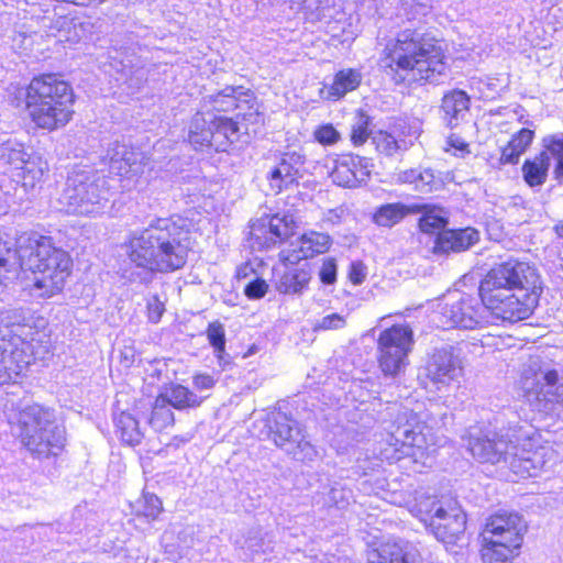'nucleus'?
Listing matches in <instances>:
<instances>
[{
    "mask_svg": "<svg viewBox=\"0 0 563 563\" xmlns=\"http://www.w3.org/2000/svg\"><path fill=\"white\" fill-rule=\"evenodd\" d=\"M543 292L538 269L526 261L509 257L490 266L477 286V302L462 296L445 302L439 312L442 329H474L487 317L503 324H515L529 319Z\"/></svg>",
    "mask_w": 563,
    "mask_h": 563,
    "instance_id": "f257e3e1",
    "label": "nucleus"
},
{
    "mask_svg": "<svg viewBox=\"0 0 563 563\" xmlns=\"http://www.w3.org/2000/svg\"><path fill=\"white\" fill-rule=\"evenodd\" d=\"M212 114L196 111L190 120L188 143L196 151L229 152L250 126H262L264 113L256 93L243 85H229L207 97Z\"/></svg>",
    "mask_w": 563,
    "mask_h": 563,
    "instance_id": "f03ea898",
    "label": "nucleus"
},
{
    "mask_svg": "<svg viewBox=\"0 0 563 563\" xmlns=\"http://www.w3.org/2000/svg\"><path fill=\"white\" fill-rule=\"evenodd\" d=\"M449 60L443 38L408 27L386 41L379 67L394 86L413 88L435 84L445 76Z\"/></svg>",
    "mask_w": 563,
    "mask_h": 563,
    "instance_id": "7ed1b4c3",
    "label": "nucleus"
},
{
    "mask_svg": "<svg viewBox=\"0 0 563 563\" xmlns=\"http://www.w3.org/2000/svg\"><path fill=\"white\" fill-rule=\"evenodd\" d=\"M14 254L30 295L46 300L65 291L75 264L70 253L52 235L23 231L15 238Z\"/></svg>",
    "mask_w": 563,
    "mask_h": 563,
    "instance_id": "20e7f679",
    "label": "nucleus"
},
{
    "mask_svg": "<svg viewBox=\"0 0 563 563\" xmlns=\"http://www.w3.org/2000/svg\"><path fill=\"white\" fill-rule=\"evenodd\" d=\"M195 239L179 217L154 219L147 228L132 233L124 242L131 264L148 273H173L184 268Z\"/></svg>",
    "mask_w": 563,
    "mask_h": 563,
    "instance_id": "39448f33",
    "label": "nucleus"
},
{
    "mask_svg": "<svg viewBox=\"0 0 563 563\" xmlns=\"http://www.w3.org/2000/svg\"><path fill=\"white\" fill-rule=\"evenodd\" d=\"M11 101L35 131L53 133L74 120L77 95L63 73L42 71L18 87Z\"/></svg>",
    "mask_w": 563,
    "mask_h": 563,
    "instance_id": "423d86ee",
    "label": "nucleus"
},
{
    "mask_svg": "<svg viewBox=\"0 0 563 563\" xmlns=\"http://www.w3.org/2000/svg\"><path fill=\"white\" fill-rule=\"evenodd\" d=\"M528 525L514 510L489 514L477 534L478 554L483 563H507L519 556Z\"/></svg>",
    "mask_w": 563,
    "mask_h": 563,
    "instance_id": "0eeeda50",
    "label": "nucleus"
},
{
    "mask_svg": "<svg viewBox=\"0 0 563 563\" xmlns=\"http://www.w3.org/2000/svg\"><path fill=\"white\" fill-rule=\"evenodd\" d=\"M19 438L33 455L41 459L56 457L66 446L65 428L57 426L49 411L41 407L25 412Z\"/></svg>",
    "mask_w": 563,
    "mask_h": 563,
    "instance_id": "6e6552de",
    "label": "nucleus"
},
{
    "mask_svg": "<svg viewBox=\"0 0 563 563\" xmlns=\"http://www.w3.org/2000/svg\"><path fill=\"white\" fill-rule=\"evenodd\" d=\"M395 430L386 439L388 448L384 450L386 457L400 461L410 457L418 463L430 454L433 444L429 427L420 416L413 411L398 416L394 423Z\"/></svg>",
    "mask_w": 563,
    "mask_h": 563,
    "instance_id": "1a4fd4ad",
    "label": "nucleus"
},
{
    "mask_svg": "<svg viewBox=\"0 0 563 563\" xmlns=\"http://www.w3.org/2000/svg\"><path fill=\"white\" fill-rule=\"evenodd\" d=\"M415 345L411 327L395 323L382 330L376 340V362L385 377H396L409 365V354Z\"/></svg>",
    "mask_w": 563,
    "mask_h": 563,
    "instance_id": "9d476101",
    "label": "nucleus"
},
{
    "mask_svg": "<svg viewBox=\"0 0 563 563\" xmlns=\"http://www.w3.org/2000/svg\"><path fill=\"white\" fill-rule=\"evenodd\" d=\"M422 520L430 527L435 538L445 543L454 544L466 529V514L457 498L452 495H441L432 499Z\"/></svg>",
    "mask_w": 563,
    "mask_h": 563,
    "instance_id": "9b49d317",
    "label": "nucleus"
},
{
    "mask_svg": "<svg viewBox=\"0 0 563 563\" xmlns=\"http://www.w3.org/2000/svg\"><path fill=\"white\" fill-rule=\"evenodd\" d=\"M552 159L553 177L559 184H563V134L543 137L541 150L523 161L521 174L525 184L530 188L543 186L548 180Z\"/></svg>",
    "mask_w": 563,
    "mask_h": 563,
    "instance_id": "f8f14e48",
    "label": "nucleus"
},
{
    "mask_svg": "<svg viewBox=\"0 0 563 563\" xmlns=\"http://www.w3.org/2000/svg\"><path fill=\"white\" fill-rule=\"evenodd\" d=\"M373 168L372 158L353 152H341L333 155L329 177L338 187L356 189L371 180Z\"/></svg>",
    "mask_w": 563,
    "mask_h": 563,
    "instance_id": "ddd939ff",
    "label": "nucleus"
},
{
    "mask_svg": "<svg viewBox=\"0 0 563 563\" xmlns=\"http://www.w3.org/2000/svg\"><path fill=\"white\" fill-rule=\"evenodd\" d=\"M419 135L408 119L395 118L386 128L374 132L372 143L379 155L394 157L412 147Z\"/></svg>",
    "mask_w": 563,
    "mask_h": 563,
    "instance_id": "4468645a",
    "label": "nucleus"
},
{
    "mask_svg": "<svg viewBox=\"0 0 563 563\" xmlns=\"http://www.w3.org/2000/svg\"><path fill=\"white\" fill-rule=\"evenodd\" d=\"M297 222L291 214H265L251 228L255 243L262 249H271L287 242L295 235Z\"/></svg>",
    "mask_w": 563,
    "mask_h": 563,
    "instance_id": "2eb2a0df",
    "label": "nucleus"
},
{
    "mask_svg": "<svg viewBox=\"0 0 563 563\" xmlns=\"http://www.w3.org/2000/svg\"><path fill=\"white\" fill-rule=\"evenodd\" d=\"M306 156L296 151L282 153L278 163L267 173L266 180L269 189L279 195L285 190L297 187L302 177Z\"/></svg>",
    "mask_w": 563,
    "mask_h": 563,
    "instance_id": "dca6fc26",
    "label": "nucleus"
},
{
    "mask_svg": "<svg viewBox=\"0 0 563 563\" xmlns=\"http://www.w3.org/2000/svg\"><path fill=\"white\" fill-rule=\"evenodd\" d=\"M13 169L24 190L29 191L40 186L48 174V164L37 153L18 151L15 157H11Z\"/></svg>",
    "mask_w": 563,
    "mask_h": 563,
    "instance_id": "f3484780",
    "label": "nucleus"
},
{
    "mask_svg": "<svg viewBox=\"0 0 563 563\" xmlns=\"http://www.w3.org/2000/svg\"><path fill=\"white\" fill-rule=\"evenodd\" d=\"M536 137V132L529 128H521L515 132L508 142L500 147L498 157L490 156L488 163L493 168H501L506 165H517L520 157L530 148Z\"/></svg>",
    "mask_w": 563,
    "mask_h": 563,
    "instance_id": "a211bd4d",
    "label": "nucleus"
},
{
    "mask_svg": "<svg viewBox=\"0 0 563 563\" xmlns=\"http://www.w3.org/2000/svg\"><path fill=\"white\" fill-rule=\"evenodd\" d=\"M540 449L541 446L529 438L520 446L516 448L509 466L518 478L531 477L542 467L543 456L540 453Z\"/></svg>",
    "mask_w": 563,
    "mask_h": 563,
    "instance_id": "6ab92c4d",
    "label": "nucleus"
},
{
    "mask_svg": "<svg viewBox=\"0 0 563 563\" xmlns=\"http://www.w3.org/2000/svg\"><path fill=\"white\" fill-rule=\"evenodd\" d=\"M478 232L473 228L449 229L438 232L434 245V254H449L466 251L478 242Z\"/></svg>",
    "mask_w": 563,
    "mask_h": 563,
    "instance_id": "aec40b11",
    "label": "nucleus"
},
{
    "mask_svg": "<svg viewBox=\"0 0 563 563\" xmlns=\"http://www.w3.org/2000/svg\"><path fill=\"white\" fill-rule=\"evenodd\" d=\"M269 435L279 448L296 443L300 451L312 450L310 442L301 434V429L287 416H282L274 421Z\"/></svg>",
    "mask_w": 563,
    "mask_h": 563,
    "instance_id": "412c9836",
    "label": "nucleus"
},
{
    "mask_svg": "<svg viewBox=\"0 0 563 563\" xmlns=\"http://www.w3.org/2000/svg\"><path fill=\"white\" fill-rule=\"evenodd\" d=\"M363 81V74L357 68H341L334 73L332 81L325 87V98L339 101L347 93L357 90Z\"/></svg>",
    "mask_w": 563,
    "mask_h": 563,
    "instance_id": "4be33fe9",
    "label": "nucleus"
},
{
    "mask_svg": "<svg viewBox=\"0 0 563 563\" xmlns=\"http://www.w3.org/2000/svg\"><path fill=\"white\" fill-rule=\"evenodd\" d=\"M397 185L411 186L416 191L429 194L440 187V180L431 168L411 167L395 174Z\"/></svg>",
    "mask_w": 563,
    "mask_h": 563,
    "instance_id": "5701e85b",
    "label": "nucleus"
},
{
    "mask_svg": "<svg viewBox=\"0 0 563 563\" xmlns=\"http://www.w3.org/2000/svg\"><path fill=\"white\" fill-rule=\"evenodd\" d=\"M423 208L424 207H419L417 203H384L375 209L372 219L373 222L378 227L393 228L400 223L406 217L419 213Z\"/></svg>",
    "mask_w": 563,
    "mask_h": 563,
    "instance_id": "b1692460",
    "label": "nucleus"
},
{
    "mask_svg": "<svg viewBox=\"0 0 563 563\" xmlns=\"http://www.w3.org/2000/svg\"><path fill=\"white\" fill-rule=\"evenodd\" d=\"M311 273L306 267H289L284 271L276 282V289L284 295H296L308 288Z\"/></svg>",
    "mask_w": 563,
    "mask_h": 563,
    "instance_id": "393cba45",
    "label": "nucleus"
},
{
    "mask_svg": "<svg viewBox=\"0 0 563 563\" xmlns=\"http://www.w3.org/2000/svg\"><path fill=\"white\" fill-rule=\"evenodd\" d=\"M298 253L301 257L312 258L327 253L332 245V239L327 233L310 230L298 238Z\"/></svg>",
    "mask_w": 563,
    "mask_h": 563,
    "instance_id": "a878e982",
    "label": "nucleus"
},
{
    "mask_svg": "<svg viewBox=\"0 0 563 563\" xmlns=\"http://www.w3.org/2000/svg\"><path fill=\"white\" fill-rule=\"evenodd\" d=\"M157 395L163 396L167 400L166 404L177 410L199 407L202 402L194 391L180 384H170Z\"/></svg>",
    "mask_w": 563,
    "mask_h": 563,
    "instance_id": "bb28decb",
    "label": "nucleus"
},
{
    "mask_svg": "<svg viewBox=\"0 0 563 563\" xmlns=\"http://www.w3.org/2000/svg\"><path fill=\"white\" fill-rule=\"evenodd\" d=\"M164 511L163 503L153 493H143L141 498L132 505V519L140 522L151 523L158 519Z\"/></svg>",
    "mask_w": 563,
    "mask_h": 563,
    "instance_id": "cd10ccee",
    "label": "nucleus"
},
{
    "mask_svg": "<svg viewBox=\"0 0 563 563\" xmlns=\"http://www.w3.org/2000/svg\"><path fill=\"white\" fill-rule=\"evenodd\" d=\"M115 433L123 444L134 446L141 443L143 433L139 420L129 411H121L114 417Z\"/></svg>",
    "mask_w": 563,
    "mask_h": 563,
    "instance_id": "c85d7f7f",
    "label": "nucleus"
},
{
    "mask_svg": "<svg viewBox=\"0 0 563 563\" xmlns=\"http://www.w3.org/2000/svg\"><path fill=\"white\" fill-rule=\"evenodd\" d=\"M471 98L462 89H452L445 92L441 100V109L450 121L456 120L459 115L470 109Z\"/></svg>",
    "mask_w": 563,
    "mask_h": 563,
    "instance_id": "c756f323",
    "label": "nucleus"
},
{
    "mask_svg": "<svg viewBox=\"0 0 563 563\" xmlns=\"http://www.w3.org/2000/svg\"><path fill=\"white\" fill-rule=\"evenodd\" d=\"M100 200L99 187L92 181H81L74 187L69 205L75 209L87 208L98 203Z\"/></svg>",
    "mask_w": 563,
    "mask_h": 563,
    "instance_id": "7c9ffc66",
    "label": "nucleus"
},
{
    "mask_svg": "<svg viewBox=\"0 0 563 563\" xmlns=\"http://www.w3.org/2000/svg\"><path fill=\"white\" fill-rule=\"evenodd\" d=\"M166 401L167 400L163 396L156 395L152 405L148 422L157 430H164L172 427L175 422L174 412Z\"/></svg>",
    "mask_w": 563,
    "mask_h": 563,
    "instance_id": "2f4dec72",
    "label": "nucleus"
},
{
    "mask_svg": "<svg viewBox=\"0 0 563 563\" xmlns=\"http://www.w3.org/2000/svg\"><path fill=\"white\" fill-rule=\"evenodd\" d=\"M356 122L351 125L350 129V142L354 147L363 146L372 134V118L362 109L357 110Z\"/></svg>",
    "mask_w": 563,
    "mask_h": 563,
    "instance_id": "473e14b6",
    "label": "nucleus"
},
{
    "mask_svg": "<svg viewBox=\"0 0 563 563\" xmlns=\"http://www.w3.org/2000/svg\"><path fill=\"white\" fill-rule=\"evenodd\" d=\"M419 207H424L420 210L419 213H422L421 217L418 220V227L420 231L432 234L437 231L444 230L448 220L443 216L439 214L437 212V207L431 205H420L417 203Z\"/></svg>",
    "mask_w": 563,
    "mask_h": 563,
    "instance_id": "72a5a7b5",
    "label": "nucleus"
},
{
    "mask_svg": "<svg viewBox=\"0 0 563 563\" xmlns=\"http://www.w3.org/2000/svg\"><path fill=\"white\" fill-rule=\"evenodd\" d=\"M206 335L209 344L213 347L216 357L222 361L227 343L224 325L218 320L209 322L206 328Z\"/></svg>",
    "mask_w": 563,
    "mask_h": 563,
    "instance_id": "f704fd0d",
    "label": "nucleus"
},
{
    "mask_svg": "<svg viewBox=\"0 0 563 563\" xmlns=\"http://www.w3.org/2000/svg\"><path fill=\"white\" fill-rule=\"evenodd\" d=\"M454 369L453 361L441 355L434 356L428 365L429 375L433 382H443L445 378H451Z\"/></svg>",
    "mask_w": 563,
    "mask_h": 563,
    "instance_id": "c9c22d12",
    "label": "nucleus"
},
{
    "mask_svg": "<svg viewBox=\"0 0 563 563\" xmlns=\"http://www.w3.org/2000/svg\"><path fill=\"white\" fill-rule=\"evenodd\" d=\"M379 555L383 560L382 563H409V560L415 559L409 558L405 547L396 542L383 544Z\"/></svg>",
    "mask_w": 563,
    "mask_h": 563,
    "instance_id": "e433bc0d",
    "label": "nucleus"
},
{
    "mask_svg": "<svg viewBox=\"0 0 563 563\" xmlns=\"http://www.w3.org/2000/svg\"><path fill=\"white\" fill-rule=\"evenodd\" d=\"M313 139L323 146H332L340 142L341 134L332 123H322L316 126Z\"/></svg>",
    "mask_w": 563,
    "mask_h": 563,
    "instance_id": "4c0bfd02",
    "label": "nucleus"
},
{
    "mask_svg": "<svg viewBox=\"0 0 563 563\" xmlns=\"http://www.w3.org/2000/svg\"><path fill=\"white\" fill-rule=\"evenodd\" d=\"M444 152L455 157H465L471 154L470 143L456 133H451L445 140Z\"/></svg>",
    "mask_w": 563,
    "mask_h": 563,
    "instance_id": "58836bf2",
    "label": "nucleus"
},
{
    "mask_svg": "<svg viewBox=\"0 0 563 563\" xmlns=\"http://www.w3.org/2000/svg\"><path fill=\"white\" fill-rule=\"evenodd\" d=\"M11 253V245L0 238V286L4 284L9 274L13 271V264L10 261Z\"/></svg>",
    "mask_w": 563,
    "mask_h": 563,
    "instance_id": "ea45409f",
    "label": "nucleus"
},
{
    "mask_svg": "<svg viewBox=\"0 0 563 563\" xmlns=\"http://www.w3.org/2000/svg\"><path fill=\"white\" fill-rule=\"evenodd\" d=\"M346 325V319L340 313H330L324 316L319 323L314 327V330H339Z\"/></svg>",
    "mask_w": 563,
    "mask_h": 563,
    "instance_id": "a19ab883",
    "label": "nucleus"
},
{
    "mask_svg": "<svg viewBox=\"0 0 563 563\" xmlns=\"http://www.w3.org/2000/svg\"><path fill=\"white\" fill-rule=\"evenodd\" d=\"M320 282L324 285H333L336 282V262L333 257L323 260L319 271Z\"/></svg>",
    "mask_w": 563,
    "mask_h": 563,
    "instance_id": "79ce46f5",
    "label": "nucleus"
},
{
    "mask_svg": "<svg viewBox=\"0 0 563 563\" xmlns=\"http://www.w3.org/2000/svg\"><path fill=\"white\" fill-rule=\"evenodd\" d=\"M268 290V285L263 278H255L251 280L244 288V295L249 299H261Z\"/></svg>",
    "mask_w": 563,
    "mask_h": 563,
    "instance_id": "37998d69",
    "label": "nucleus"
},
{
    "mask_svg": "<svg viewBox=\"0 0 563 563\" xmlns=\"http://www.w3.org/2000/svg\"><path fill=\"white\" fill-rule=\"evenodd\" d=\"M347 278L350 283L355 286L363 284L366 279L365 265L361 261L351 263L347 271Z\"/></svg>",
    "mask_w": 563,
    "mask_h": 563,
    "instance_id": "c03bdc74",
    "label": "nucleus"
},
{
    "mask_svg": "<svg viewBox=\"0 0 563 563\" xmlns=\"http://www.w3.org/2000/svg\"><path fill=\"white\" fill-rule=\"evenodd\" d=\"M192 383L197 389H211L216 385V379L210 374L197 373L192 377Z\"/></svg>",
    "mask_w": 563,
    "mask_h": 563,
    "instance_id": "a18cd8bd",
    "label": "nucleus"
},
{
    "mask_svg": "<svg viewBox=\"0 0 563 563\" xmlns=\"http://www.w3.org/2000/svg\"><path fill=\"white\" fill-rule=\"evenodd\" d=\"M543 379L545 385L555 386L560 379L559 372L554 368L549 369L544 373Z\"/></svg>",
    "mask_w": 563,
    "mask_h": 563,
    "instance_id": "49530a36",
    "label": "nucleus"
},
{
    "mask_svg": "<svg viewBox=\"0 0 563 563\" xmlns=\"http://www.w3.org/2000/svg\"><path fill=\"white\" fill-rule=\"evenodd\" d=\"M27 364H29V362L25 361L22 365L18 364L14 368L4 365V369L7 372H9L8 373L9 376L11 375V373H13L14 375H19L23 371V368L26 367Z\"/></svg>",
    "mask_w": 563,
    "mask_h": 563,
    "instance_id": "de8ad7c7",
    "label": "nucleus"
},
{
    "mask_svg": "<svg viewBox=\"0 0 563 563\" xmlns=\"http://www.w3.org/2000/svg\"><path fill=\"white\" fill-rule=\"evenodd\" d=\"M153 310L155 312L154 321L157 322L164 312V307L161 302H157L154 305Z\"/></svg>",
    "mask_w": 563,
    "mask_h": 563,
    "instance_id": "09e8293b",
    "label": "nucleus"
},
{
    "mask_svg": "<svg viewBox=\"0 0 563 563\" xmlns=\"http://www.w3.org/2000/svg\"><path fill=\"white\" fill-rule=\"evenodd\" d=\"M553 231L558 238L563 239V220L554 224Z\"/></svg>",
    "mask_w": 563,
    "mask_h": 563,
    "instance_id": "8fccbe9b",
    "label": "nucleus"
},
{
    "mask_svg": "<svg viewBox=\"0 0 563 563\" xmlns=\"http://www.w3.org/2000/svg\"><path fill=\"white\" fill-rule=\"evenodd\" d=\"M257 350H258L257 345L252 344V345L247 349V351L243 353V357H247V356H250V355L254 354L255 352H257Z\"/></svg>",
    "mask_w": 563,
    "mask_h": 563,
    "instance_id": "3c124183",
    "label": "nucleus"
}]
</instances>
